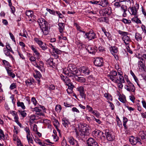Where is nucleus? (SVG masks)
<instances>
[{
	"mask_svg": "<svg viewBox=\"0 0 146 146\" xmlns=\"http://www.w3.org/2000/svg\"><path fill=\"white\" fill-rule=\"evenodd\" d=\"M25 130L26 132L28 133L27 135H30V131L28 127H26L25 128Z\"/></svg>",
	"mask_w": 146,
	"mask_h": 146,
	"instance_id": "obj_54",
	"label": "nucleus"
},
{
	"mask_svg": "<svg viewBox=\"0 0 146 146\" xmlns=\"http://www.w3.org/2000/svg\"><path fill=\"white\" fill-rule=\"evenodd\" d=\"M108 102L110 104V106L111 107V110H113L114 108V106L113 104L110 102Z\"/></svg>",
	"mask_w": 146,
	"mask_h": 146,
	"instance_id": "obj_56",
	"label": "nucleus"
},
{
	"mask_svg": "<svg viewBox=\"0 0 146 146\" xmlns=\"http://www.w3.org/2000/svg\"><path fill=\"white\" fill-rule=\"evenodd\" d=\"M79 127L80 131L81 138L84 141H85L89 135V127L86 124H80Z\"/></svg>",
	"mask_w": 146,
	"mask_h": 146,
	"instance_id": "obj_1",
	"label": "nucleus"
},
{
	"mask_svg": "<svg viewBox=\"0 0 146 146\" xmlns=\"http://www.w3.org/2000/svg\"><path fill=\"white\" fill-rule=\"evenodd\" d=\"M7 71L8 75L12 77L13 78H14L15 77V74L14 73H12V72L10 70L7 69Z\"/></svg>",
	"mask_w": 146,
	"mask_h": 146,
	"instance_id": "obj_28",
	"label": "nucleus"
},
{
	"mask_svg": "<svg viewBox=\"0 0 146 146\" xmlns=\"http://www.w3.org/2000/svg\"><path fill=\"white\" fill-rule=\"evenodd\" d=\"M118 32L119 34L123 36V37H125L128 34V33L126 32L122 31L120 30H119Z\"/></svg>",
	"mask_w": 146,
	"mask_h": 146,
	"instance_id": "obj_27",
	"label": "nucleus"
},
{
	"mask_svg": "<svg viewBox=\"0 0 146 146\" xmlns=\"http://www.w3.org/2000/svg\"><path fill=\"white\" fill-rule=\"evenodd\" d=\"M135 38L138 41H141L142 40V37L141 35L138 33L135 34Z\"/></svg>",
	"mask_w": 146,
	"mask_h": 146,
	"instance_id": "obj_26",
	"label": "nucleus"
},
{
	"mask_svg": "<svg viewBox=\"0 0 146 146\" xmlns=\"http://www.w3.org/2000/svg\"><path fill=\"white\" fill-rule=\"evenodd\" d=\"M35 141L36 143L40 145H42V142L40 141V140L38 138L36 137L35 139Z\"/></svg>",
	"mask_w": 146,
	"mask_h": 146,
	"instance_id": "obj_40",
	"label": "nucleus"
},
{
	"mask_svg": "<svg viewBox=\"0 0 146 146\" xmlns=\"http://www.w3.org/2000/svg\"><path fill=\"white\" fill-rule=\"evenodd\" d=\"M62 146H66L67 145L65 141H63L61 143Z\"/></svg>",
	"mask_w": 146,
	"mask_h": 146,
	"instance_id": "obj_62",
	"label": "nucleus"
},
{
	"mask_svg": "<svg viewBox=\"0 0 146 146\" xmlns=\"http://www.w3.org/2000/svg\"><path fill=\"white\" fill-rule=\"evenodd\" d=\"M72 89H70V88H68L67 90V93L69 94L72 93L73 92Z\"/></svg>",
	"mask_w": 146,
	"mask_h": 146,
	"instance_id": "obj_52",
	"label": "nucleus"
},
{
	"mask_svg": "<svg viewBox=\"0 0 146 146\" xmlns=\"http://www.w3.org/2000/svg\"><path fill=\"white\" fill-rule=\"evenodd\" d=\"M122 38L126 45L128 44L129 42L131 41L129 37L127 36L125 37H123Z\"/></svg>",
	"mask_w": 146,
	"mask_h": 146,
	"instance_id": "obj_17",
	"label": "nucleus"
},
{
	"mask_svg": "<svg viewBox=\"0 0 146 146\" xmlns=\"http://www.w3.org/2000/svg\"><path fill=\"white\" fill-rule=\"evenodd\" d=\"M107 76L113 82L116 83L118 82L119 78L116 71H113L111 72Z\"/></svg>",
	"mask_w": 146,
	"mask_h": 146,
	"instance_id": "obj_3",
	"label": "nucleus"
},
{
	"mask_svg": "<svg viewBox=\"0 0 146 146\" xmlns=\"http://www.w3.org/2000/svg\"><path fill=\"white\" fill-rule=\"evenodd\" d=\"M58 25L59 26V29L60 32L62 33L64 29V24L63 23H58Z\"/></svg>",
	"mask_w": 146,
	"mask_h": 146,
	"instance_id": "obj_18",
	"label": "nucleus"
},
{
	"mask_svg": "<svg viewBox=\"0 0 146 146\" xmlns=\"http://www.w3.org/2000/svg\"><path fill=\"white\" fill-rule=\"evenodd\" d=\"M84 37L86 38H88L89 40L94 39L96 38V34L93 31H90L88 33L85 34Z\"/></svg>",
	"mask_w": 146,
	"mask_h": 146,
	"instance_id": "obj_5",
	"label": "nucleus"
},
{
	"mask_svg": "<svg viewBox=\"0 0 146 146\" xmlns=\"http://www.w3.org/2000/svg\"><path fill=\"white\" fill-rule=\"evenodd\" d=\"M62 121L63 125L66 127L69 124V122L68 119H63Z\"/></svg>",
	"mask_w": 146,
	"mask_h": 146,
	"instance_id": "obj_32",
	"label": "nucleus"
},
{
	"mask_svg": "<svg viewBox=\"0 0 146 146\" xmlns=\"http://www.w3.org/2000/svg\"><path fill=\"white\" fill-rule=\"evenodd\" d=\"M77 89L79 92L80 96H81L82 98L85 99L86 95L85 94L83 87L82 86L79 87L77 88Z\"/></svg>",
	"mask_w": 146,
	"mask_h": 146,
	"instance_id": "obj_11",
	"label": "nucleus"
},
{
	"mask_svg": "<svg viewBox=\"0 0 146 146\" xmlns=\"http://www.w3.org/2000/svg\"><path fill=\"white\" fill-rule=\"evenodd\" d=\"M66 85H67L68 86V88L73 89L74 87V86L72 85V84L71 82Z\"/></svg>",
	"mask_w": 146,
	"mask_h": 146,
	"instance_id": "obj_46",
	"label": "nucleus"
},
{
	"mask_svg": "<svg viewBox=\"0 0 146 146\" xmlns=\"http://www.w3.org/2000/svg\"><path fill=\"white\" fill-rule=\"evenodd\" d=\"M74 77L77 81L80 82H84L86 81L85 79L84 78L81 77H78L77 75H75Z\"/></svg>",
	"mask_w": 146,
	"mask_h": 146,
	"instance_id": "obj_16",
	"label": "nucleus"
},
{
	"mask_svg": "<svg viewBox=\"0 0 146 146\" xmlns=\"http://www.w3.org/2000/svg\"><path fill=\"white\" fill-rule=\"evenodd\" d=\"M31 48L35 53V55H36L37 56H38L39 55V53L38 52L37 50H36L33 46H31Z\"/></svg>",
	"mask_w": 146,
	"mask_h": 146,
	"instance_id": "obj_31",
	"label": "nucleus"
},
{
	"mask_svg": "<svg viewBox=\"0 0 146 146\" xmlns=\"http://www.w3.org/2000/svg\"><path fill=\"white\" fill-rule=\"evenodd\" d=\"M138 65L139 66L143 68H144L145 67V65L143 62L141 60L139 61Z\"/></svg>",
	"mask_w": 146,
	"mask_h": 146,
	"instance_id": "obj_36",
	"label": "nucleus"
},
{
	"mask_svg": "<svg viewBox=\"0 0 146 146\" xmlns=\"http://www.w3.org/2000/svg\"><path fill=\"white\" fill-rule=\"evenodd\" d=\"M75 141L76 142V141L74 140L73 137H71L69 138V142L72 145H74V144Z\"/></svg>",
	"mask_w": 146,
	"mask_h": 146,
	"instance_id": "obj_30",
	"label": "nucleus"
},
{
	"mask_svg": "<svg viewBox=\"0 0 146 146\" xmlns=\"http://www.w3.org/2000/svg\"><path fill=\"white\" fill-rule=\"evenodd\" d=\"M6 49L8 50L9 51L13 53L14 52L12 50V49L10 47V45L9 44H8L6 46Z\"/></svg>",
	"mask_w": 146,
	"mask_h": 146,
	"instance_id": "obj_39",
	"label": "nucleus"
},
{
	"mask_svg": "<svg viewBox=\"0 0 146 146\" xmlns=\"http://www.w3.org/2000/svg\"><path fill=\"white\" fill-rule=\"evenodd\" d=\"M45 21H46L44 19L42 18H41L40 19H38V22L39 23V24Z\"/></svg>",
	"mask_w": 146,
	"mask_h": 146,
	"instance_id": "obj_50",
	"label": "nucleus"
},
{
	"mask_svg": "<svg viewBox=\"0 0 146 146\" xmlns=\"http://www.w3.org/2000/svg\"><path fill=\"white\" fill-rule=\"evenodd\" d=\"M62 109L61 106L60 105H57L55 107V110L58 112H60Z\"/></svg>",
	"mask_w": 146,
	"mask_h": 146,
	"instance_id": "obj_34",
	"label": "nucleus"
},
{
	"mask_svg": "<svg viewBox=\"0 0 146 146\" xmlns=\"http://www.w3.org/2000/svg\"><path fill=\"white\" fill-rule=\"evenodd\" d=\"M55 89V86L53 84H51L49 88V89L50 90H54Z\"/></svg>",
	"mask_w": 146,
	"mask_h": 146,
	"instance_id": "obj_45",
	"label": "nucleus"
},
{
	"mask_svg": "<svg viewBox=\"0 0 146 146\" xmlns=\"http://www.w3.org/2000/svg\"><path fill=\"white\" fill-rule=\"evenodd\" d=\"M9 51L8 50H7L6 49H4V53L7 56H8L10 55V53Z\"/></svg>",
	"mask_w": 146,
	"mask_h": 146,
	"instance_id": "obj_37",
	"label": "nucleus"
},
{
	"mask_svg": "<svg viewBox=\"0 0 146 146\" xmlns=\"http://www.w3.org/2000/svg\"><path fill=\"white\" fill-rule=\"evenodd\" d=\"M104 33L107 37L108 38H110L111 37V35L109 32H106V31H104Z\"/></svg>",
	"mask_w": 146,
	"mask_h": 146,
	"instance_id": "obj_43",
	"label": "nucleus"
},
{
	"mask_svg": "<svg viewBox=\"0 0 146 146\" xmlns=\"http://www.w3.org/2000/svg\"><path fill=\"white\" fill-rule=\"evenodd\" d=\"M35 117V115H32L31 116L30 119L32 120V121H33L36 119Z\"/></svg>",
	"mask_w": 146,
	"mask_h": 146,
	"instance_id": "obj_51",
	"label": "nucleus"
},
{
	"mask_svg": "<svg viewBox=\"0 0 146 146\" xmlns=\"http://www.w3.org/2000/svg\"><path fill=\"white\" fill-rule=\"evenodd\" d=\"M121 9L123 11V12H126L127 11V8L126 5H122L121 7Z\"/></svg>",
	"mask_w": 146,
	"mask_h": 146,
	"instance_id": "obj_38",
	"label": "nucleus"
},
{
	"mask_svg": "<svg viewBox=\"0 0 146 146\" xmlns=\"http://www.w3.org/2000/svg\"><path fill=\"white\" fill-rule=\"evenodd\" d=\"M122 83L121 82H119L118 83V86L119 88L121 89L122 88L123 86V85L122 84Z\"/></svg>",
	"mask_w": 146,
	"mask_h": 146,
	"instance_id": "obj_63",
	"label": "nucleus"
},
{
	"mask_svg": "<svg viewBox=\"0 0 146 146\" xmlns=\"http://www.w3.org/2000/svg\"><path fill=\"white\" fill-rule=\"evenodd\" d=\"M72 110L74 112L76 111L77 113H79V111L76 108L74 107L72 108Z\"/></svg>",
	"mask_w": 146,
	"mask_h": 146,
	"instance_id": "obj_61",
	"label": "nucleus"
},
{
	"mask_svg": "<svg viewBox=\"0 0 146 146\" xmlns=\"http://www.w3.org/2000/svg\"><path fill=\"white\" fill-rule=\"evenodd\" d=\"M52 49L53 51H54V52L56 54H60L62 53L61 51L59 50V49L57 48H56L53 46H52Z\"/></svg>",
	"mask_w": 146,
	"mask_h": 146,
	"instance_id": "obj_29",
	"label": "nucleus"
},
{
	"mask_svg": "<svg viewBox=\"0 0 146 146\" xmlns=\"http://www.w3.org/2000/svg\"><path fill=\"white\" fill-rule=\"evenodd\" d=\"M86 108L90 111H92V108L89 105L87 106Z\"/></svg>",
	"mask_w": 146,
	"mask_h": 146,
	"instance_id": "obj_60",
	"label": "nucleus"
},
{
	"mask_svg": "<svg viewBox=\"0 0 146 146\" xmlns=\"http://www.w3.org/2000/svg\"><path fill=\"white\" fill-rule=\"evenodd\" d=\"M30 60L31 61H34L36 60V59L35 57L32 56L30 57Z\"/></svg>",
	"mask_w": 146,
	"mask_h": 146,
	"instance_id": "obj_64",
	"label": "nucleus"
},
{
	"mask_svg": "<svg viewBox=\"0 0 146 146\" xmlns=\"http://www.w3.org/2000/svg\"><path fill=\"white\" fill-rule=\"evenodd\" d=\"M87 142L88 146H98V143L92 138H89Z\"/></svg>",
	"mask_w": 146,
	"mask_h": 146,
	"instance_id": "obj_7",
	"label": "nucleus"
},
{
	"mask_svg": "<svg viewBox=\"0 0 146 146\" xmlns=\"http://www.w3.org/2000/svg\"><path fill=\"white\" fill-rule=\"evenodd\" d=\"M114 5L116 7H118L120 6V5L119 3V2L118 1L115 3H114Z\"/></svg>",
	"mask_w": 146,
	"mask_h": 146,
	"instance_id": "obj_59",
	"label": "nucleus"
},
{
	"mask_svg": "<svg viewBox=\"0 0 146 146\" xmlns=\"http://www.w3.org/2000/svg\"><path fill=\"white\" fill-rule=\"evenodd\" d=\"M93 134H95L96 136L102 135L103 137H105V136L104 135V133L100 131H95L93 132Z\"/></svg>",
	"mask_w": 146,
	"mask_h": 146,
	"instance_id": "obj_20",
	"label": "nucleus"
},
{
	"mask_svg": "<svg viewBox=\"0 0 146 146\" xmlns=\"http://www.w3.org/2000/svg\"><path fill=\"white\" fill-rule=\"evenodd\" d=\"M16 87V84L15 83L12 84L10 86V88L11 89H13Z\"/></svg>",
	"mask_w": 146,
	"mask_h": 146,
	"instance_id": "obj_44",
	"label": "nucleus"
},
{
	"mask_svg": "<svg viewBox=\"0 0 146 146\" xmlns=\"http://www.w3.org/2000/svg\"><path fill=\"white\" fill-rule=\"evenodd\" d=\"M31 101L33 102V104L35 105V106H36V100L34 98H32L31 99Z\"/></svg>",
	"mask_w": 146,
	"mask_h": 146,
	"instance_id": "obj_49",
	"label": "nucleus"
},
{
	"mask_svg": "<svg viewBox=\"0 0 146 146\" xmlns=\"http://www.w3.org/2000/svg\"><path fill=\"white\" fill-rule=\"evenodd\" d=\"M33 12L31 10H28L26 11L25 13L26 15L30 19L29 21L32 20V19H33L35 18L34 15L33 14Z\"/></svg>",
	"mask_w": 146,
	"mask_h": 146,
	"instance_id": "obj_13",
	"label": "nucleus"
},
{
	"mask_svg": "<svg viewBox=\"0 0 146 146\" xmlns=\"http://www.w3.org/2000/svg\"><path fill=\"white\" fill-rule=\"evenodd\" d=\"M47 64L51 66H52L53 65L54 66L55 63L53 62V59L52 58H50L48 59L46 61Z\"/></svg>",
	"mask_w": 146,
	"mask_h": 146,
	"instance_id": "obj_21",
	"label": "nucleus"
},
{
	"mask_svg": "<svg viewBox=\"0 0 146 146\" xmlns=\"http://www.w3.org/2000/svg\"><path fill=\"white\" fill-rule=\"evenodd\" d=\"M34 40L39 45L40 47L43 50H46L47 47L46 44L44 43L42 41L40 40L37 38H35L34 39Z\"/></svg>",
	"mask_w": 146,
	"mask_h": 146,
	"instance_id": "obj_4",
	"label": "nucleus"
},
{
	"mask_svg": "<svg viewBox=\"0 0 146 146\" xmlns=\"http://www.w3.org/2000/svg\"><path fill=\"white\" fill-rule=\"evenodd\" d=\"M111 53L113 56L116 55V54L118 51V48L116 46H112L110 48Z\"/></svg>",
	"mask_w": 146,
	"mask_h": 146,
	"instance_id": "obj_14",
	"label": "nucleus"
},
{
	"mask_svg": "<svg viewBox=\"0 0 146 146\" xmlns=\"http://www.w3.org/2000/svg\"><path fill=\"white\" fill-rule=\"evenodd\" d=\"M75 68H72V65L70 64L68 65L67 70V71L63 70V73L66 75H67L68 77H70L74 76L77 73V71Z\"/></svg>",
	"mask_w": 146,
	"mask_h": 146,
	"instance_id": "obj_2",
	"label": "nucleus"
},
{
	"mask_svg": "<svg viewBox=\"0 0 146 146\" xmlns=\"http://www.w3.org/2000/svg\"><path fill=\"white\" fill-rule=\"evenodd\" d=\"M94 64L96 66L100 67L103 65V60L102 58H96L94 62Z\"/></svg>",
	"mask_w": 146,
	"mask_h": 146,
	"instance_id": "obj_8",
	"label": "nucleus"
},
{
	"mask_svg": "<svg viewBox=\"0 0 146 146\" xmlns=\"http://www.w3.org/2000/svg\"><path fill=\"white\" fill-rule=\"evenodd\" d=\"M80 72L83 73L84 74L88 75L90 73V70L88 68L86 67L83 66L80 68Z\"/></svg>",
	"mask_w": 146,
	"mask_h": 146,
	"instance_id": "obj_12",
	"label": "nucleus"
},
{
	"mask_svg": "<svg viewBox=\"0 0 146 146\" xmlns=\"http://www.w3.org/2000/svg\"><path fill=\"white\" fill-rule=\"evenodd\" d=\"M34 80L33 78H30L28 79L26 81V84L27 85H31L33 82H34Z\"/></svg>",
	"mask_w": 146,
	"mask_h": 146,
	"instance_id": "obj_24",
	"label": "nucleus"
},
{
	"mask_svg": "<svg viewBox=\"0 0 146 146\" xmlns=\"http://www.w3.org/2000/svg\"><path fill=\"white\" fill-rule=\"evenodd\" d=\"M60 76L61 79L65 83L66 85L71 82L70 79L67 77V76L65 77L62 74L60 75Z\"/></svg>",
	"mask_w": 146,
	"mask_h": 146,
	"instance_id": "obj_15",
	"label": "nucleus"
},
{
	"mask_svg": "<svg viewBox=\"0 0 146 146\" xmlns=\"http://www.w3.org/2000/svg\"><path fill=\"white\" fill-rule=\"evenodd\" d=\"M129 9L131 10V13H130L131 14L134 15L135 16L136 13H137V9L135 7H132L129 8L128 11Z\"/></svg>",
	"mask_w": 146,
	"mask_h": 146,
	"instance_id": "obj_19",
	"label": "nucleus"
},
{
	"mask_svg": "<svg viewBox=\"0 0 146 146\" xmlns=\"http://www.w3.org/2000/svg\"><path fill=\"white\" fill-rule=\"evenodd\" d=\"M27 137L29 142H30L31 143H32V141H33V140L31 137H29L28 135H27Z\"/></svg>",
	"mask_w": 146,
	"mask_h": 146,
	"instance_id": "obj_48",
	"label": "nucleus"
},
{
	"mask_svg": "<svg viewBox=\"0 0 146 146\" xmlns=\"http://www.w3.org/2000/svg\"><path fill=\"white\" fill-rule=\"evenodd\" d=\"M35 71L36 73V75L34 74V77L36 78H40L41 77V74L38 71L36 70H35Z\"/></svg>",
	"mask_w": 146,
	"mask_h": 146,
	"instance_id": "obj_23",
	"label": "nucleus"
},
{
	"mask_svg": "<svg viewBox=\"0 0 146 146\" xmlns=\"http://www.w3.org/2000/svg\"><path fill=\"white\" fill-rule=\"evenodd\" d=\"M46 10L49 12L51 14L54 15L55 13V11L53 10H51L50 9L47 8L46 9Z\"/></svg>",
	"mask_w": 146,
	"mask_h": 146,
	"instance_id": "obj_41",
	"label": "nucleus"
},
{
	"mask_svg": "<svg viewBox=\"0 0 146 146\" xmlns=\"http://www.w3.org/2000/svg\"><path fill=\"white\" fill-rule=\"evenodd\" d=\"M40 27L44 35H46L48 34L49 31L48 24L45 25L41 24Z\"/></svg>",
	"mask_w": 146,
	"mask_h": 146,
	"instance_id": "obj_9",
	"label": "nucleus"
},
{
	"mask_svg": "<svg viewBox=\"0 0 146 146\" xmlns=\"http://www.w3.org/2000/svg\"><path fill=\"white\" fill-rule=\"evenodd\" d=\"M19 35L25 37H27L26 35L25 34V32L23 31V33H21L19 34Z\"/></svg>",
	"mask_w": 146,
	"mask_h": 146,
	"instance_id": "obj_58",
	"label": "nucleus"
},
{
	"mask_svg": "<svg viewBox=\"0 0 146 146\" xmlns=\"http://www.w3.org/2000/svg\"><path fill=\"white\" fill-rule=\"evenodd\" d=\"M53 125L55 127L58 126L59 125V123L58 121L56 119H54L53 121Z\"/></svg>",
	"mask_w": 146,
	"mask_h": 146,
	"instance_id": "obj_35",
	"label": "nucleus"
},
{
	"mask_svg": "<svg viewBox=\"0 0 146 146\" xmlns=\"http://www.w3.org/2000/svg\"><path fill=\"white\" fill-rule=\"evenodd\" d=\"M118 75L119 76V78H118L119 82H121V83H124L125 81L123 77L121 74H120L119 73H118Z\"/></svg>",
	"mask_w": 146,
	"mask_h": 146,
	"instance_id": "obj_25",
	"label": "nucleus"
},
{
	"mask_svg": "<svg viewBox=\"0 0 146 146\" xmlns=\"http://www.w3.org/2000/svg\"><path fill=\"white\" fill-rule=\"evenodd\" d=\"M33 110H32L33 111H35L36 112H38L41 111V110L39 109L38 107H35L33 109Z\"/></svg>",
	"mask_w": 146,
	"mask_h": 146,
	"instance_id": "obj_42",
	"label": "nucleus"
},
{
	"mask_svg": "<svg viewBox=\"0 0 146 146\" xmlns=\"http://www.w3.org/2000/svg\"><path fill=\"white\" fill-rule=\"evenodd\" d=\"M129 140L131 143L133 145H135L140 140V139H138L137 137H134L133 136H131L130 137Z\"/></svg>",
	"mask_w": 146,
	"mask_h": 146,
	"instance_id": "obj_10",
	"label": "nucleus"
},
{
	"mask_svg": "<svg viewBox=\"0 0 146 146\" xmlns=\"http://www.w3.org/2000/svg\"><path fill=\"white\" fill-rule=\"evenodd\" d=\"M17 106H21L22 109H25V106L24 105V103L22 102H18L17 103Z\"/></svg>",
	"mask_w": 146,
	"mask_h": 146,
	"instance_id": "obj_33",
	"label": "nucleus"
},
{
	"mask_svg": "<svg viewBox=\"0 0 146 146\" xmlns=\"http://www.w3.org/2000/svg\"><path fill=\"white\" fill-rule=\"evenodd\" d=\"M105 135L107 140L110 141H113L115 139V136L108 130L105 131Z\"/></svg>",
	"mask_w": 146,
	"mask_h": 146,
	"instance_id": "obj_6",
	"label": "nucleus"
},
{
	"mask_svg": "<svg viewBox=\"0 0 146 146\" xmlns=\"http://www.w3.org/2000/svg\"><path fill=\"white\" fill-rule=\"evenodd\" d=\"M14 114L15 115V116L14 117V119L15 121V122H18V117L17 116V115L15 113H14Z\"/></svg>",
	"mask_w": 146,
	"mask_h": 146,
	"instance_id": "obj_55",
	"label": "nucleus"
},
{
	"mask_svg": "<svg viewBox=\"0 0 146 146\" xmlns=\"http://www.w3.org/2000/svg\"><path fill=\"white\" fill-rule=\"evenodd\" d=\"M19 112H20L21 115L23 117H25L26 115V113L24 111H19Z\"/></svg>",
	"mask_w": 146,
	"mask_h": 146,
	"instance_id": "obj_53",
	"label": "nucleus"
},
{
	"mask_svg": "<svg viewBox=\"0 0 146 146\" xmlns=\"http://www.w3.org/2000/svg\"><path fill=\"white\" fill-rule=\"evenodd\" d=\"M9 35H10V37L11 39L13 40L15 42V38L13 34H12L11 33H9Z\"/></svg>",
	"mask_w": 146,
	"mask_h": 146,
	"instance_id": "obj_47",
	"label": "nucleus"
},
{
	"mask_svg": "<svg viewBox=\"0 0 146 146\" xmlns=\"http://www.w3.org/2000/svg\"><path fill=\"white\" fill-rule=\"evenodd\" d=\"M111 9L110 7L106 8L104 10V13L108 15H110L111 13Z\"/></svg>",
	"mask_w": 146,
	"mask_h": 146,
	"instance_id": "obj_22",
	"label": "nucleus"
},
{
	"mask_svg": "<svg viewBox=\"0 0 146 146\" xmlns=\"http://www.w3.org/2000/svg\"><path fill=\"white\" fill-rule=\"evenodd\" d=\"M10 7H11L12 12L13 13L15 11V9L14 7L12 5L10 6Z\"/></svg>",
	"mask_w": 146,
	"mask_h": 146,
	"instance_id": "obj_57",
	"label": "nucleus"
}]
</instances>
